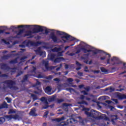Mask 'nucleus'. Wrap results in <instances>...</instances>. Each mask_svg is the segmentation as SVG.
Returning <instances> with one entry per match:
<instances>
[{
	"mask_svg": "<svg viewBox=\"0 0 126 126\" xmlns=\"http://www.w3.org/2000/svg\"><path fill=\"white\" fill-rule=\"evenodd\" d=\"M31 26H34L35 27L32 30V31H29L26 32V33H25L23 37H28V39H31V38H33L34 35L32 34H37V33H40V32H43L45 31V33L43 34H49L50 33V31H54V30H49L47 29V28H45V27H42L41 26L38 25H34V26H31V25H19L17 26V27L14 26H12L11 28L12 29H19V28H26L27 29H29Z\"/></svg>",
	"mask_w": 126,
	"mask_h": 126,
	"instance_id": "nucleus-1",
	"label": "nucleus"
},
{
	"mask_svg": "<svg viewBox=\"0 0 126 126\" xmlns=\"http://www.w3.org/2000/svg\"><path fill=\"white\" fill-rule=\"evenodd\" d=\"M36 55H38L40 57H42V58H46V52L42 51L40 48H38L37 49L35 50Z\"/></svg>",
	"mask_w": 126,
	"mask_h": 126,
	"instance_id": "nucleus-9",
	"label": "nucleus"
},
{
	"mask_svg": "<svg viewBox=\"0 0 126 126\" xmlns=\"http://www.w3.org/2000/svg\"><path fill=\"white\" fill-rule=\"evenodd\" d=\"M36 109L35 108H32L31 109L30 114L31 115V116H33V117H37L38 115L36 114Z\"/></svg>",
	"mask_w": 126,
	"mask_h": 126,
	"instance_id": "nucleus-17",
	"label": "nucleus"
},
{
	"mask_svg": "<svg viewBox=\"0 0 126 126\" xmlns=\"http://www.w3.org/2000/svg\"><path fill=\"white\" fill-rule=\"evenodd\" d=\"M78 87L80 89H81L83 88V87H84V85H79Z\"/></svg>",
	"mask_w": 126,
	"mask_h": 126,
	"instance_id": "nucleus-63",
	"label": "nucleus"
},
{
	"mask_svg": "<svg viewBox=\"0 0 126 126\" xmlns=\"http://www.w3.org/2000/svg\"><path fill=\"white\" fill-rule=\"evenodd\" d=\"M5 31V30H0V34H3Z\"/></svg>",
	"mask_w": 126,
	"mask_h": 126,
	"instance_id": "nucleus-60",
	"label": "nucleus"
},
{
	"mask_svg": "<svg viewBox=\"0 0 126 126\" xmlns=\"http://www.w3.org/2000/svg\"><path fill=\"white\" fill-rule=\"evenodd\" d=\"M9 58H10V56L7 55H4L3 57H2V60H8Z\"/></svg>",
	"mask_w": 126,
	"mask_h": 126,
	"instance_id": "nucleus-33",
	"label": "nucleus"
},
{
	"mask_svg": "<svg viewBox=\"0 0 126 126\" xmlns=\"http://www.w3.org/2000/svg\"><path fill=\"white\" fill-rule=\"evenodd\" d=\"M56 100V96L53 95L51 97L49 98L50 102H54Z\"/></svg>",
	"mask_w": 126,
	"mask_h": 126,
	"instance_id": "nucleus-34",
	"label": "nucleus"
},
{
	"mask_svg": "<svg viewBox=\"0 0 126 126\" xmlns=\"http://www.w3.org/2000/svg\"><path fill=\"white\" fill-rule=\"evenodd\" d=\"M5 99L7 100V103H10L11 102V99L8 98L7 97Z\"/></svg>",
	"mask_w": 126,
	"mask_h": 126,
	"instance_id": "nucleus-53",
	"label": "nucleus"
},
{
	"mask_svg": "<svg viewBox=\"0 0 126 126\" xmlns=\"http://www.w3.org/2000/svg\"><path fill=\"white\" fill-rule=\"evenodd\" d=\"M113 101L114 102H115V103L116 104H118V103H119V101H118V99H113Z\"/></svg>",
	"mask_w": 126,
	"mask_h": 126,
	"instance_id": "nucleus-58",
	"label": "nucleus"
},
{
	"mask_svg": "<svg viewBox=\"0 0 126 126\" xmlns=\"http://www.w3.org/2000/svg\"><path fill=\"white\" fill-rule=\"evenodd\" d=\"M57 34H58V35H60V36H61V39H66L67 41H68V40H70V41L75 40V38L71 36V35H70L69 34L63 32L57 31Z\"/></svg>",
	"mask_w": 126,
	"mask_h": 126,
	"instance_id": "nucleus-2",
	"label": "nucleus"
},
{
	"mask_svg": "<svg viewBox=\"0 0 126 126\" xmlns=\"http://www.w3.org/2000/svg\"><path fill=\"white\" fill-rule=\"evenodd\" d=\"M81 93H83L84 95H88V93L86 92L85 91H82Z\"/></svg>",
	"mask_w": 126,
	"mask_h": 126,
	"instance_id": "nucleus-52",
	"label": "nucleus"
},
{
	"mask_svg": "<svg viewBox=\"0 0 126 126\" xmlns=\"http://www.w3.org/2000/svg\"><path fill=\"white\" fill-rule=\"evenodd\" d=\"M84 89H85V90L87 91V92H89L90 90V87H84Z\"/></svg>",
	"mask_w": 126,
	"mask_h": 126,
	"instance_id": "nucleus-47",
	"label": "nucleus"
},
{
	"mask_svg": "<svg viewBox=\"0 0 126 126\" xmlns=\"http://www.w3.org/2000/svg\"><path fill=\"white\" fill-rule=\"evenodd\" d=\"M55 58H56V55L52 54L50 57V59L51 61H54Z\"/></svg>",
	"mask_w": 126,
	"mask_h": 126,
	"instance_id": "nucleus-36",
	"label": "nucleus"
},
{
	"mask_svg": "<svg viewBox=\"0 0 126 126\" xmlns=\"http://www.w3.org/2000/svg\"><path fill=\"white\" fill-rule=\"evenodd\" d=\"M63 51L58 52L57 53L58 57H63Z\"/></svg>",
	"mask_w": 126,
	"mask_h": 126,
	"instance_id": "nucleus-37",
	"label": "nucleus"
},
{
	"mask_svg": "<svg viewBox=\"0 0 126 126\" xmlns=\"http://www.w3.org/2000/svg\"><path fill=\"white\" fill-rule=\"evenodd\" d=\"M81 50H82V51H83V52L85 54H86V53H87L88 50H87L86 48H84V47H82V48H81Z\"/></svg>",
	"mask_w": 126,
	"mask_h": 126,
	"instance_id": "nucleus-40",
	"label": "nucleus"
},
{
	"mask_svg": "<svg viewBox=\"0 0 126 126\" xmlns=\"http://www.w3.org/2000/svg\"><path fill=\"white\" fill-rule=\"evenodd\" d=\"M111 62H112L113 63H111L112 65H115V64H120L121 63V62H119V58L113 57L111 59Z\"/></svg>",
	"mask_w": 126,
	"mask_h": 126,
	"instance_id": "nucleus-13",
	"label": "nucleus"
},
{
	"mask_svg": "<svg viewBox=\"0 0 126 126\" xmlns=\"http://www.w3.org/2000/svg\"><path fill=\"white\" fill-rule=\"evenodd\" d=\"M40 101H41V102H44L45 104H48V101H47V99H46L45 96L42 97L40 98Z\"/></svg>",
	"mask_w": 126,
	"mask_h": 126,
	"instance_id": "nucleus-26",
	"label": "nucleus"
},
{
	"mask_svg": "<svg viewBox=\"0 0 126 126\" xmlns=\"http://www.w3.org/2000/svg\"><path fill=\"white\" fill-rule=\"evenodd\" d=\"M1 69H3V70H9V69H12V70H16L17 68L16 67L10 68L9 66H7V64L3 63H1L0 64Z\"/></svg>",
	"mask_w": 126,
	"mask_h": 126,
	"instance_id": "nucleus-7",
	"label": "nucleus"
},
{
	"mask_svg": "<svg viewBox=\"0 0 126 126\" xmlns=\"http://www.w3.org/2000/svg\"><path fill=\"white\" fill-rule=\"evenodd\" d=\"M35 85H41V82H40V81H39L38 80H36Z\"/></svg>",
	"mask_w": 126,
	"mask_h": 126,
	"instance_id": "nucleus-57",
	"label": "nucleus"
},
{
	"mask_svg": "<svg viewBox=\"0 0 126 126\" xmlns=\"http://www.w3.org/2000/svg\"><path fill=\"white\" fill-rule=\"evenodd\" d=\"M5 122V118L4 117H0V125H2L3 123Z\"/></svg>",
	"mask_w": 126,
	"mask_h": 126,
	"instance_id": "nucleus-32",
	"label": "nucleus"
},
{
	"mask_svg": "<svg viewBox=\"0 0 126 126\" xmlns=\"http://www.w3.org/2000/svg\"><path fill=\"white\" fill-rule=\"evenodd\" d=\"M37 78H44V76L41 75V74H39L37 76Z\"/></svg>",
	"mask_w": 126,
	"mask_h": 126,
	"instance_id": "nucleus-50",
	"label": "nucleus"
},
{
	"mask_svg": "<svg viewBox=\"0 0 126 126\" xmlns=\"http://www.w3.org/2000/svg\"><path fill=\"white\" fill-rule=\"evenodd\" d=\"M90 54L88 53L87 54H84L83 56L81 57V59L83 60L84 63H86V64H88V60H89V58L88 57H89V55Z\"/></svg>",
	"mask_w": 126,
	"mask_h": 126,
	"instance_id": "nucleus-12",
	"label": "nucleus"
},
{
	"mask_svg": "<svg viewBox=\"0 0 126 126\" xmlns=\"http://www.w3.org/2000/svg\"><path fill=\"white\" fill-rule=\"evenodd\" d=\"M61 51H62V48L61 47H55L53 49V52H55L56 53H59V52H61Z\"/></svg>",
	"mask_w": 126,
	"mask_h": 126,
	"instance_id": "nucleus-24",
	"label": "nucleus"
},
{
	"mask_svg": "<svg viewBox=\"0 0 126 126\" xmlns=\"http://www.w3.org/2000/svg\"><path fill=\"white\" fill-rule=\"evenodd\" d=\"M77 121H76L74 118H69L67 120L66 122H64L63 124H61V126H67L69 124H76Z\"/></svg>",
	"mask_w": 126,
	"mask_h": 126,
	"instance_id": "nucleus-8",
	"label": "nucleus"
},
{
	"mask_svg": "<svg viewBox=\"0 0 126 126\" xmlns=\"http://www.w3.org/2000/svg\"><path fill=\"white\" fill-rule=\"evenodd\" d=\"M2 41L5 44H7L8 45L9 44V42H7L6 40H5V39H2Z\"/></svg>",
	"mask_w": 126,
	"mask_h": 126,
	"instance_id": "nucleus-56",
	"label": "nucleus"
},
{
	"mask_svg": "<svg viewBox=\"0 0 126 126\" xmlns=\"http://www.w3.org/2000/svg\"><path fill=\"white\" fill-rule=\"evenodd\" d=\"M105 86H107V85H104L102 86H98L96 87V89H100V88H104Z\"/></svg>",
	"mask_w": 126,
	"mask_h": 126,
	"instance_id": "nucleus-43",
	"label": "nucleus"
},
{
	"mask_svg": "<svg viewBox=\"0 0 126 126\" xmlns=\"http://www.w3.org/2000/svg\"><path fill=\"white\" fill-rule=\"evenodd\" d=\"M32 68H33L32 72H35V71H36V69H37V68H36V67L33 66H32Z\"/></svg>",
	"mask_w": 126,
	"mask_h": 126,
	"instance_id": "nucleus-62",
	"label": "nucleus"
},
{
	"mask_svg": "<svg viewBox=\"0 0 126 126\" xmlns=\"http://www.w3.org/2000/svg\"><path fill=\"white\" fill-rule=\"evenodd\" d=\"M41 44H42V42L40 41L34 42L29 40L26 42V46H27V47H29V45H31V46H35V47H37L39 46V45H41Z\"/></svg>",
	"mask_w": 126,
	"mask_h": 126,
	"instance_id": "nucleus-11",
	"label": "nucleus"
},
{
	"mask_svg": "<svg viewBox=\"0 0 126 126\" xmlns=\"http://www.w3.org/2000/svg\"><path fill=\"white\" fill-rule=\"evenodd\" d=\"M64 101V99H57V103L58 104H61V103H63Z\"/></svg>",
	"mask_w": 126,
	"mask_h": 126,
	"instance_id": "nucleus-38",
	"label": "nucleus"
},
{
	"mask_svg": "<svg viewBox=\"0 0 126 126\" xmlns=\"http://www.w3.org/2000/svg\"><path fill=\"white\" fill-rule=\"evenodd\" d=\"M27 59V56H24L20 58V61H24V60H26Z\"/></svg>",
	"mask_w": 126,
	"mask_h": 126,
	"instance_id": "nucleus-49",
	"label": "nucleus"
},
{
	"mask_svg": "<svg viewBox=\"0 0 126 126\" xmlns=\"http://www.w3.org/2000/svg\"><path fill=\"white\" fill-rule=\"evenodd\" d=\"M22 74H23V71H20L17 73V74L16 75V77H18V76H20Z\"/></svg>",
	"mask_w": 126,
	"mask_h": 126,
	"instance_id": "nucleus-35",
	"label": "nucleus"
},
{
	"mask_svg": "<svg viewBox=\"0 0 126 126\" xmlns=\"http://www.w3.org/2000/svg\"><path fill=\"white\" fill-rule=\"evenodd\" d=\"M4 119H6L7 120H8V121L10 120H12V119H14V120H21V117L17 114H16L15 115H6L4 116Z\"/></svg>",
	"mask_w": 126,
	"mask_h": 126,
	"instance_id": "nucleus-6",
	"label": "nucleus"
},
{
	"mask_svg": "<svg viewBox=\"0 0 126 126\" xmlns=\"http://www.w3.org/2000/svg\"><path fill=\"white\" fill-rule=\"evenodd\" d=\"M90 110L88 108L84 107L83 108V111H85V113L88 117H91L92 118H93L94 119H97V117L95 116V111L94 109H92L91 110V112H88Z\"/></svg>",
	"mask_w": 126,
	"mask_h": 126,
	"instance_id": "nucleus-4",
	"label": "nucleus"
},
{
	"mask_svg": "<svg viewBox=\"0 0 126 126\" xmlns=\"http://www.w3.org/2000/svg\"><path fill=\"white\" fill-rule=\"evenodd\" d=\"M7 103H6V102H5V101H4L3 102V104H1V105H0V110H1V109H3L4 108H7Z\"/></svg>",
	"mask_w": 126,
	"mask_h": 126,
	"instance_id": "nucleus-21",
	"label": "nucleus"
},
{
	"mask_svg": "<svg viewBox=\"0 0 126 126\" xmlns=\"http://www.w3.org/2000/svg\"><path fill=\"white\" fill-rule=\"evenodd\" d=\"M92 53H93L94 55H97V54H100L101 53H104V51L100 50H93Z\"/></svg>",
	"mask_w": 126,
	"mask_h": 126,
	"instance_id": "nucleus-19",
	"label": "nucleus"
},
{
	"mask_svg": "<svg viewBox=\"0 0 126 126\" xmlns=\"http://www.w3.org/2000/svg\"><path fill=\"white\" fill-rule=\"evenodd\" d=\"M0 77H8V75L5 74H2L0 75Z\"/></svg>",
	"mask_w": 126,
	"mask_h": 126,
	"instance_id": "nucleus-46",
	"label": "nucleus"
},
{
	"mask_svg": "<svg viewBox=\"0 0 126 126\" xmlns=\"http://www.w3.org/2000/svg\"><path fill=\"white\" fill-rule=\"evenodd\" d=\"M17 58H16L13 60H11L9 62V63H11V64H14L15 63H17Z\"/></svg>",
	"mask_w": 126,
	"mask_h": 126,
	"instance_id": "nucleus-27",
	"label": "nucleus"
},
{
	"mask_svg": "<svg viewBox=\"0 0 126 126\" xmlns=\"http://www.w3.org/2000/svg\"><path fill=\"white\" fill-rule=\"evenodd\" d=\"M84 71L85 72H89V70H88V67L87 66H85Z\"/></svg>",
	"mask_w": 126,
	"mask_h": 126,
	"instance_id": "nucleus-44",
	"label": "nucleus"
},
{
	"mask_svg": "<svg viewBox=\"0 0 126 126\" xmlns=\"http://www.w3.org/2000/svg\"><path fill=\"white\" fill-rule=\"evenodd\" d=\"M49 108V105L48 104H45V106L43 107V109H48Z\"/></svg>",
	"mask_w": 126,
	"mask_h": 126,
	"instance_id": "nucleus-48",
	"label": "nucleus"
},
{
	"mask_svg": "<svg viewBox=\"0 0 126 126\" xmlns=\"http://www.w3.org/2000/svg\"><path fill=\"white\" fill-rule=\"evenodd\" d=\"M81 50L80 49H79L78 50H77V51L75 53V55L77 54H79V53H80Z\"/></svg>",
	"mask_w": 126,
	"mask_h": 126,
	"instance_id": "nucleus-64",
	"label": "nucleus"
},
{
	"mask_svg": "<svg viewBox=\"0 0 126 126\" xmlns=\"http://www.w3.org/2000/svg\"><path fill=\"white\" fill-rule=\"evenodd\" d=\"M42 64L44 65L46 70H52V69H55L57 67V66H49V62L45 60L42 61Z\"/></svg>",
	"mask_w": 126,
	"mask_h": 126,
	"instance_id": "nucleus-5",
	"label": "nucleus"
},
{
	"mask_svg": "<svg viewBox=\"0 0 126 126\" xmlns=\"http://www.w3.org/2000/svg\"><path fill=\"white\" fill-rule=\"evenodd\" d=\"M100 69H101V72H103L104 73H107L108 72V70L104 68V67H101Z\"/></svg>",
	"mask_w": 126,
	"mask_h": 126,
	"instance_id": "nucleus-31",
	"label": "nucleus"
},
{
	"mask_svg": "<svg viewBox=\"0 0 126 126\" xmlns=\"http://www.w3.org/2000/svg\"><path fill=\"white\" fill-rule=\"evenodd\" d=\"M68 56H70V57H73V56H75V54L74 53H71L68 54Z\"/></svg>",
	"mask_w": 126,
	"mask_h": 126,
	"instance_id": "nucleus-59",
	"label": "nucleus"
},
{
	"mask_svg": "<svg viewBox=\"0 0 126 126\" xmlns=\"http://www.w3.org/2000/svg\"><path fill=\"white\" fill-rule=\"evenodd\" d=\"M63 107H70V106H72V105L71 104L65 103L63 104Z\"/></svg>",
	"mask_w": 126,
	"mask_h": 126,
	"instance_id": "nucleus-39",
	"label": "nucleus"
},
{
	"mask_svg": "<svg viewBox=\"0 0 126 126\" xmlns=\"http://www.w3.org/2000/svg\"><path fill=\"white\" fill-rule=\"evenodd\" d=\"M64 120H65V118H64L63 116L61 118H56L54 119V120L57 122V123H60V122H62V121H64Z\"/></svg>",
	"mask_w": 126,
	"mask_h": 126,
	"instance_id": "nucleus-20",
	"label": "nucleus"
},
{
	"mask_svg": "<svg viewBox=\"0 0 126 126\" xmlns=\"http://www.w3.org/2000/svg\"><path fill=\"white\" fill-rule=\"evenodd\" d=\"M84 98H85V96L83 95H81V96L79 97V99H81V100H84Z\"/></svg>",
	"mask_w": 126,
	"mask_h": 126,
	"instance_id": "nucleus-55",
	"label": "nucleus"
},
{
	"mask_svg": "<svg viewBox=\"0 0 126 126\" xmlns=\"http://www.w3.org/2000/svg\"><path fill=\"white\" fill-rule=\"evenodd\" d=\"M115 118H112L111 119V122L113 124V125H116V122H115V121H117V120H118V115H115L114 116Z\"/></svg>",
	"mask_w": 126,
	"mask_h": 126,
	"instance_id": "nucleus-25",
	"label": "nucleus"
},
{
	"mask_svg": "<svg viewBox=\"0 0 126 126\" xmlns=\"http://www.w3.org/2000/svg\"><path fill=\"white\" fill-rule=\"evenodd\" d=\"M119 99L123 100V99H126V95L125 94H121L118 96Z\"/></svg>",
	"mask_w": 126,
	"mask_h": 126,
	"instance_id": "nucleus-30",
	"label": "nucleus"
},
{
	"mask_svg": "<svg viewBox=\"0 0 126 126\" xmlns=\"http://www.w3.org/2000/svg\"><path fill=\"white\" fill-rule=\"evenodd\" d=\"M50 38L52 39L54 43H60V39L56 36L55 32H52L50 33Z\"/></svg>",
	"mask_w": 126,
	"mask_h": 126,
	"instance_id": "nucleus-10",
	"label": "nucleus"
},
{
	"mask_svg": "<svg viewBox=\"0 0 126 126\" xmlns=\"http://www.w3.org/2000/svg\"><path fill=\"white\" fill-rule=\"evenodd\" d=\"M80 123L82 126H84V125H85V123H84V120H82Z\"/></svg>",
	"mask_w": 126,
	"mask_h": 126,
	"instance_id": "nucleus-61",
	"label": "nucleus"
},
{
	"mask_svg": "<svg viewBox=\"0 0 126 126\" xmlns=\"http://www.w3.org/2000/svg\"><path fill=\"white\" fill-rule=\"evenodd\" d=\"M14 113H15V111L12 110V109H10L8 114H14Z\"/></svg>",
	"mask_w": 126,
	"mask_h": 126,
	"instance_id": "nucleus-51",
	"label": "nucleus"
},
{
	"mask_svg": "<svg viewBox=\"0 0 126 126\" xmlns=\"http://www.w3.org/2000/svg\"><path fill=\"white\" fill-rule=\"evenodd\" d=\"M62 61H64V58L63 57L57 58L54 60V62L55 63H61Z\"/></svg>",
	"mask_w": 126,
	"mask_h": 126,
	"instance_id": "nucleus-16",
	"label": "nucleus"
},
{
	"mask_svg": "<svg viewBox=\"0 0 126 126\" xmlns=\"http://www.w3.org/2000/svg\"><path fill=\"white\" fill-rule=\"evenodd\" d=\"M48 115H49V111H47L44 113V115L43 117L45 118H47Z\"/></svg>",
	"mask_w": 126,
	"mask_h": 126,
	"instance_id": "nucleus-42",
	"label": "nucleus"
},
{
	"mask_svg": "<svg viewBox=\"0 0 126 126\" xmlns=\"http://www.w3.org/2000/svg\"><path fill=\"white\" fill-rule=\"evenodd\" d=\"M44 91L45 93L48 94V95H52V94H53V93H51L52 92V88L50 86L47 87L45 88Z\"/></svg>",
	"mask_w": 126,
	"mask_h": 126,
	"instance_id": "nucleus-15",
	"label": "nucleus"
},
{
	"mask_svg": "<svg viewBox=\"0 0 126 126\" xmlns=\"http://www.w3.org/2000/svg\"><path fill=\"white\" fill-rule=\"evenodd\" d=\"M62 66H63V64L61 63L60 64V67H58L56 69V71H59V70H60L61 68H62Z\"/></svg>",
	"mask_w": 126,
	"mask_h": 126,
	"instance_id": "nucleus-41",
	"label": "nucleus"
},
{
	"mask_svg": "<svg viewBox=\"0 0 126 126\" xmlns=\"http://www.w3.org/2000/svg\"><path fill=\"white\" fill-rule=\"evenodd\" d=\"M23 32H24V30H20L17 33V35L15 36V38L20 39V38L23 37V36H22V33Z\"/></svg>",
	"mask_w": 126,
	"mask_h": 126,
	"instance_id": "nucleus-14",
	"label": "nucleus"
},
{
	"mask_svg": "<svg viewBox=\"0 0 126 126\" xmlns=\"http://www.w3.org/2000/svg\"><path fill=\"white\" fill-rule=\"evenodd\" d=\"M3 83L6 84L7 87L10 89H14V90H17V87L13 86L16 84V82L14 81L11 80H7L4 81Z\"/></svg>",
	"mask_w": 126,
	"mask_h": 126,
	"instance_id": "nucleus-3",
	"label": "nucleus"
},
{
	"mask_svg": "<svg viewBox=\"0 0 126 126\" xmlns=\"http://www.w3.org/2000/svg\"><path fill=\"white\" fill-rule=\"evenodd\" d=\"M77 74L79 75V76H83V73L81 72H78Z\"/></svg>",
	"mask_w": 126,
	"mask_h": 126,
	"instance_id": "nucleus-54",
	"label": "nucleus"
},
{
	"mask_svg": "<svg viewBox=\"0 0 126 126\" xmlns=\"http://www.w3.org/2000/svg\"><path fill=\"white\" fill-rule=\"evenodd\" d=\"M29 76H30V75L29 74L25 75L23 77V80H22V82L23 83V82L27 81V80H28V77H29Z\"/></svg>",
	"mask_w": 126,
	"mask_h": 126,
	"instance_id": "nucleus-22",
	"label": "nucleus"
},
{
	"mask_svg": "<svg viewBox=\"0 0 126 126\" xmlns=\"http://www.w3.org/2000/svg\"><path fill=\"white\" fill-rule=\"evenodd\" d=\"M98 119L104 120L105 121H109V117H108L105 114L99 116Z\"/></svg>",
	"mask_w": 126,
	"mask_h": 126,
	"instance_id": "nucleus-18",
	"label": "nucleus"
},
{
	"mask_svg": "<svg viewBox=\"0 0 126 126\" xmlns=\"http://www.w3.org/2000/svg\"><path fill=\"white\" fill-rule=\"evenodd\" d=\"M105 91H109V92H114L115 91V88L112 87L107 88L105 89Z\"/></svg>",
	"mask_w": 126,
	"mask_h": 126,
	"instance_id": "nucleus-28",
	"label": "nucleus"
},
{
	"mask_svg": "<svg viewBox=\"0 0 126 126\" xmlns=\"http://www.w3.org/2000/svg\"><path fill=\"white\" fill-rule=\"evenodd\" d=\"M31 97L32 98L33 102L36 101V100H38V96L35 94H31Z\"/></svg>",
	"mask_w": 126,
	"mask_h": 126,
	"instance_id": "nucleus-23",
	"label": "nucleus"
},
{
	"mask_svg": "<svg viewBox=\"0 0 126 126\" xmlns=\"http://www.w3.org/2000/svg\"><path fill=\"white\" fill-rule=\"evenodd\" d=\"M78 104H79L80 105H82L83 104H84L85 105H86V106L88 105V102H86L85 100L79 101L78 102Z\"/></svg>",
	"mask_w": 126,
	"mask_h": 126,
	"instance_id": "nucleus-29",
	"label": "nucleus"
},
{
	"mask_svg": "<svg viewBox=\"0 0 126 126\" xmlns=\"http://www.w3.org/2000/svg\"><path fill=\"white\" fill-rule=\"evenodd\" d=\"M67 81L69 82L70 84H71V83L70 82H72V81H73V79L70 78H68L67 79Z\"/></svg>",
	"mask_w": 126,
	"mask_h": 126,
	"instance_id": "nucleus-45",
	"label": "nucleus"
}]
</instances>
